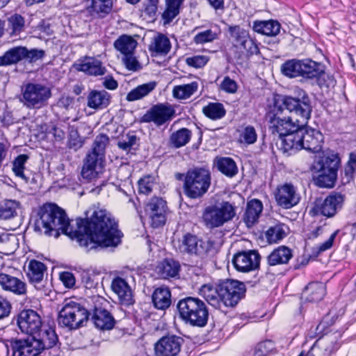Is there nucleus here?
Listing matches in <instances>:
<instances>
[{
	"label": "nucleus",
	"mask_w": 356,
	"mask_h": 356,
	"mask_svg": "<svg viewBox=\"0 0 356 356\" xmlns=\"http://www.w3.org/2000/svg\"><path fill=\"white\" fill-rule=\"evenodd\" d=\"M77 229L73 230L65 211L54 203L40 207L34 217V229L55 238L60 232L72 239H76L86 250H97L116 247L121 243L122 233L115 220L104 210L95 211L90 219L77 220Z\"/></svg>",
	"instance_id": "f257e3e1"
},
{
	"label": "nucleus",
	"mask_w": 356,
	"mask_h": 356,
	"mask_svg": "<svg viewBox=\"0 0 356 356\" xmlns=\"http://www.w3.org/2000/svg\"><path fill=\"white\" fill-rule=\"evenodd\" d=\"M58 343V337L55 330L43 326L26 339L9 340L6 346L8 351H12L13 356H38L44 351L57 346Z\"/></svg>",
	"instance_id": "f03ea898"
},
{
	"label": "nucleus",
	"mask_w": 356,
	"mask_h": 356,
	"mask_svg": "<svg viewBox=\"0 0 356 356\" xmlns=\"http://www.w3.org/2000/svg\"><path fill=\"white\" fill-rule=\"evenodd\" d=\"M268 124L270 134L279 138V149L287 156L291 155L294 140L302 125L299 120L293 121L291 117H281L277 113H270L268 115Z\"/></svg>",
	"instance_id": "7ed1b4c3"
},
{
	"label": "nucleus",
	"mask_w": 356,
	"mask_h": 356,
	"mask_svg": "<svg viewBox=\"0 0 356 356\" xmlns=\"http://www.w3.org/2000/svg\"><path fill=\"white\" fill-rule=\"evenodd\" d=\"M339 163L340 159L337 154H330L316 159L310 167L314 184L321 188H332Z\"/></svg>",
	"instance_id": "20e7f679"
},
{
	"label": "nucleus",
	"mask_w": 356,
	"mask_h": 356,
	"mask_svg": "<svg viewBox=\"0 0 356 356\" xmlns=\"http://www.w3.org/2000/svg\"><path fill=\"white\" fill-rule=\"evenodd\" d=\"M177 309L181 320L194 327H204L209 319V310L204 301L195 297H186L177 303Z\"/></svg>",
	"instance_id": "39448f33"
},
{
	"label": "nucleus",
	"mask_w": 356,
	"mask_h": 356,
	"mask_svg": "<svg viewBox=\"0 0 356 356\" xmlns=\"http://www.w3.org/2000/svg\"><path fill=\"white\" fill-rule=\"evenodd\" d=\"M109 141L106 134L96 136L92 150L88 152L84 160L81 175L84 179L91 180L102 172L105 159V149Z\"/></svg>",
	"instance_id": "423d86ee"
},
{
	"label": "nucleus",
	"mask_w": 356,
	"mask_h": 356,
	"mask_svg": "<svg viewBox=\"0 0 356 356\" xmlns=\"http://www.w3.org/2000/svg\"><path fill=\"white\" fill-rule=\"evenodd\" d=\"M90 316L88 310L81 303L73 300H65L58 316V323L62 327L76 330L88 322Z\"/></svg>",
	"instance_id": "0eeeda50"
},
{
	"label": "nucleus",
	"mask_w": 356,
	"mask_h": 356,
	"mask_svg": "<svg viewBox=\"0 0 356 356\" xmlns=\"http://www.w3.org/2000/svg\"><path fill=\"white\" fill-rule=\"evenodd\" d=\"M211 183V172L208 168L196 167L190 169L184 177V193L191 199L200 198L207 193Z\"/></svg>",
	"instance_id": "6e6552de"
},
{
	"label": "nucleus",
	"mask_w": 356,
	"mask_h": 356,
	"mask_svg": "<svg viewBox=\"0 0 356 356\" xmlns=\"http://www.w3.org/2000/svg\"><path fill=\"white\" fill-rule=\"evenodd\" d=\"M237 207L228 201L216 202L206 207L202 213V222L208 229H215L231 221L236 215Z\"/></svg>",
	"instance_id": "1a4fd4ad"
},
{
	"label": "nucleus",
	"mask_w": 356,
	"mask_h": 356,
	"mask_svg": "<svg viewBox=\"0 0 356 356\" xmlns=\"http://www.w3.org/2000/svg\"><path fill=\"white\" fill-rule=\"evenodd\" d=\"M228 31L236 50V59L242 61L259 53V48L255 42L250 38L248 31L239 26H230Z\"/></svg>",
	"instance_id": "9d476101"
},
{
	"label": "nucleus",
	"mask_w": 356,
	"mask_h": 356,
	"mask_svg": "<svg viewBox=\"0 0 356 356\" xmlns=\"http://www.w3.org/2000/svg\"><path fill=\"white\" fill-rule=\"evenodd\" d=\"M323 141L324 137L320 131L307 128L302 124L294 140L291 154L302 149L314 153L319 152L322 149Z\"/></svg>",
	"instance_id": "9b49d317"
},
{
	"label": "nucleus",
	"mask_w": 356,
	"mask_h": 356,
	"mask_svg": "<svg viewBox=\"0 0 356 356\" xmlns=\"http://www.w3.org/2000/svg\"><path fill=\"white\" fill-rule=\"evenodd\" d=\"M88 303L92 305V320L95 327L102 330H111L115 323V318L107 310L109 302L104 297L94 295L89 298Z\"/></svg>",
	"instance_id": "f8f14e48"
},
{
	"label": "nucleus",
	"mask_w": 356,
	"mask_h": 356,
	"mask_svg": "<svg viewBox=\"0 0 356 356\" xmlns=\"http://www.w3.org/2000/svg\"><path fill=\"white\" fill-rule=\"evenodd\" d=\"M296 96L283 97L282 102L283 106L291 113H294L300 117L305 124L307 123L311 118L312 106L311 99L307 92L298 88L295 91Z\"/></svg>",
	"instance_id": "ddd939ff"
},
{
	"label": "nucleus",
	"mask_w": 356,
	"mask_h": 356,
	"mask_svg": "<svg viewBox=\"0 0 356 356\" xmlns=\"http://www.w3.org/2000/svg\"><path fill=\"white\" fill-rule=\"evenodd\" d=\"M244 283L235 280H225L219 283L220 309L223 307H234L245 297Z\"/></svg>",
	"instance_id": "4468645a"
},
{
	"label": "nucleus",
	"mask_w": 356,
	"mask_h": 356,
	"mask_svg": "<svg viewBox=\"0 0 356 356\" xmlns=\"http://www.w3.org/2000/svg\"><path fill=\"white\" fill-rule=\"evenodd\" d=\"M176 250L180 254L187 255L198 261L204 258L208 252L205 242L195 234L186 233L177 241Z\"/></svg>",
	"instance_id": "2eb2a0df"
},
{
	"label": "nucleus",
	"mask_w": 356,
	"mask_h": 356,
	"mask_svg": "<svg viewBox=\"0 0 356 356\" xmlns=\"http://www.w3.org/2000/svg\"><path fill=\"white\" fill-rule=\"evenodd\" d=\"M24 104L29 108L39 109L47 104L51 89L41 83H28L23 92Z\"/></svg>",
	"instance_id": "dca6fc26"
},
{
	"label": "nucleus",
	"mask_w": 356,
	"mask_h": 356,
	"mask_svg": "<svg viewBox=\"0 0 356 356\" xmlns=\"http://www.w3.org/2000/svg\"><path fill=\"white\" fill-rule=\"evenodd\" d=\"M184 340L175 334H166L154 344L156 356H177L181 351Z\"/></svg>",
	"instance_id": "f3484780"
},
{
	"label": "nucleus",
	"mask_w": 356,
	"mask_h": 356,
	"mask_svg": "<svg viewBox=\"0 0 356 356\" xmlns=\"http://www.w3.org/2000/svg\"><path fill=\"white\" fill-rule=\"evenodd\" d=\"M175 113V109L170 105L158 104L149 108L140 118L141 122H154L161 126L172 120Z\"/></svg>",
	"instance_id": "a211bd4d"
},
{
	"label": "nucleus",
	"mask_w": 356,
	"mask_h": 356,
	"mask_svg": "<svg viewBox=\"0 0 356 356\" xmlns=\"http://www.w3.org/2000/svg\"><path fill=\"white\" fill-rule=\"evenodd\" d=\"M166 211V202L158 197L151 198L145 208V213L151 220V225L154 227H159L165 224Z\"/></svg>",
	"instance_id": "6ab92c4d"
},
{
	"label": "nucleus",
	"mask_w": 356,
	"mask_h": 356,
	"mask_svg": "<svg viewBox=\"0 0 356 356\" xmlns=\"http://www.w3.org/2000/svg\"><path fill=\"white\" fill-rule=\"evenodd\" d=\"M275 201L280 207L288 209L297 205L300 196L297 188L290 183H286L277 187L275 192Z\"/></svg>",
	"instance_id": "aec40b11"
},
{
	"label": "nucleus",
	"mask_w": 356,
	"mask_h": 356,
	"mask_svg": "<svg viewBox=\"0 0 356 356\" xmlns=\"http://www.w3.org/2000/svg\"><path fill=\"white\" fill-rule=\"evenodd\" d=\"M17 325L20 330L32 336L42 326L40 316L33 309H24L17 316Z\"/></svg>",
	"instance_id": "412c9836"
},
{
	"label": "nucleus",
	"mask_w": 356,
	"mask_h": 356,
	"mask_svg": "<svg viewBox=\"0 0 356 356\" xmlns=\"http://www.w3.org/2000/svg\"><path fill=\"white\" fill-rule=\"evenodd\" d=\"M343 202V196L341 194L332 193L323 201L316 202L311 212H313L314 215L332 217L336 214L337 210L341 207Z\"/></svg>",
	"instance_id": "4be33fe9"
},
{
	"label": "nucleus",
	"mask_w": 356,
	"mask_h": 356,
	"mask_svg": "<svg viewBox=\"0 0 356 356\" xmlns=\"http://www.w3.org/2000/svg\"><path fill=\"white\" fill-rule=\"evenodd\" d=\"M260 259L261 257L257 251H244L234 256L232 264L238 271L248 273L259 268Z\"/></svg>",
	"instance_id": "5701e85b"
},
{
	"label": "nucleus",
	"mask_w": 356,
	"mask_h": 356,
	"mask_svg": "<svg viewBox=\"0 0 356 356\" xmlns=\"http://www.w3.org/2000/svg\"><path fill=\"white\" fill-rule=\"evenodd\" d=\"M111 287L122 305H130L134 303L131 289L124 279L120 277L114 278Z\"/></svg>",
	"instance_id": "b1692460"
},
{
	"label": "nucleus",
	"mask_w": 356,
	"mask_h": 356,
	"mask_svg": "<svg viewBox=\"0 0 356 356\" xmlns=\"http://www.w3.org/2000/svg\"><path fill=\"white\" fill-rule=\"evenodd\" d=\"M148 49L152 56H165L171 49V42L165 35L157 33L152 38Z\"/></svg>",
	"instance_id": "393cba45"
},
{
	"label": "nucleus",
	"mask_w": 356,
	"mask_h": 356,
	"mask_svg": "<svg viewBox=\"0 0 356 356\" xmlns=\"http://www.w3.org/2000/svg\"><path fill=\"white\" fill-rule=\"evenodd\" d=\"M0 285L3 290L17 295H23L26 291V284L24 282L6 273H0Z\"/></svg>",
	"instance_id": "a878e982"
},
{
	"label": "nucleus",
	"mask_w": 356,
	"mask_h": 356,
	"mask_svg": "<svg viewBox=\"0 0 356 356\" xmlns=\"http://www.w3.org/2000/svg\"><path fill=\"white\" fill-rule=\"evenodd\" d=\"M111 95L106 90H91L87 97V106L93 109H103L110 104Z\"/></svg>",
	"instance_id": "bb28decb"
},
{
	"label": "nucleus",
	"mask_w": 356,
	"mask_h": 356,
	"mask_svg": "<svg viewBox=\"0 0 356 356\" xmlns=\"http://www.w3.org/2000/svg\"><path fill=\"white\" fill-rule=\"evenodd\" d=\"M325 295V285L323 282H316L309 283L304 289L302 298L308 302H318Z\"/></svg>",
	"instance_id": "cd10ccee"
},
{
	"label": "nucleus",
	"mask_w": 356,
	"mask_h": 356,
	"mask_svg": "<svg viewBox=\"0 0 356 356\" xmlns=\"http://www.w3.org/2000/svg\"><path fill=\"white\" fill-rule=\"evenodd\" d=\"M74 66L78 71L83 72L88 75L97 76L105 73V69L102 66L101 62L94 58H85Z\"/></svg>",
	"instance_id": "c85d7f7f"
},
{
	"label": "nucleus",
	"mask_w": 356,
	"mask_h": 356,
	"mask_svg": "<svg viewBox=\"0 0 356 356\" xmlns=\"http://www.w3.org/2000/svg\"><path fill=\"white\" fill-rule=\"evenodd\" d=\"M198 293L210 305L216 309H220L219 284L217 286L210 283L203 284L200 288Z\"/></svg>",
	"instance_id": "c756f323"
},
{
	"label": "nucleus",
	"mask_w": 356,
	"mask_h": 356,
	"mask_svg": "<svg viewBox=\"0 0 356 356\" xmlns=\"http://www.w3.org/2000/svg\"><path fill=\"white\" fill-rule=\"evenodd\" d=\"M292 257L293 253L291 249L285 245H281L275 248L267 257V263L271 266L286 264Z\"/></svg>",
	"instance_id": "7c9ffc66"
},
{
	"label": "nucleus",
	"mask_w": 356,
	"mask_h": 356,
	"mask_svg": "<svg viewBox=\"0 0 356 356\" xmlns=\"http://www.w3.org/2000/svg\"><path fill=\"white\" fill-rule=\"evenodd\" d=\"M152 300L155 308L165 310L171 305V292L166 286L158 287L154 291Z\"/></svg>",
	"instance_id": "2f4dec72"
},
{
	"label": "nucleus",
	"mask_w": 356,
	"mask_h": 356,
	"mask_svg": "<svg viewBox=\"0 0 356 356\" xmlns=\"http://www.w3.org/2000/svg\"><path fill=\"white\" fill-rule=\"evenodd\" d=\"M180 269L179 261L172 259H165L157 266V272L163 279L178 277Z\"/></svg>",
	"instance_id": "473e14b6"
},
{
	"label": "nucleus",
	"mask_w": 356,
	"mask_h": 356,
	"mask_svg": "<svg viewBox=\"0 0 356 356\" xmlns=\"http://www.w3.org/2000/svg\"><path fill=\"white\" fill-rule=\"evenodd\" d=\"M262 210L263 204L260 200L254 199L248 202L244 215V221L248 227L252 226L258 220Z\"/></svg>",
	"instance_id": "72a5a7b5"
},
{
	"label": "nucleus",
	"mask_w": 356,
	"mask_h": 356,
	"mask_svg": "<svg viewBox=\"0 0 356 356\" xmlns=\"http://www.w3.org/2000/svg\"><path fill=\"white\" fill-rule=\"evenodd\" d=\"M22 204L16 200L5 199L0 202V219L9 220L17 216Z\"/></svg>",
	"instance_id": "f704fd0d"
},
{
	"label": "nucleus",
	"mask_w": 356,
	"mask_h": 356,
	"mask_svg": "<svg viewBox=\"0 0 356 356\" xmlns=\"http://www.w3.org/2000/svg\"><path fill=\"white\" fill-rule=\"evenodd\" d=\"M280 24L275 20L255 21L253 30L259 33L268 36H275L280 31Z\"/></svg>",
	"instance_id": "c9c22d12"
},
{
	"label": "nucleus",
	"mask_w": 356,
	"mask_h": 356,
	"mask_svg": "<svg viewBox=\"0 0 356 356\" xmlns=\"http://www.w3.org/2000/svg\"><path fill=\"white\" fill-rule=\"evenodd\" d=\"M214 164L221 173L228 177H233L238 173L236 163L230 157H216Z\"/></svg>",
	"instance_id": "e433bc0d"
},
{
	"label": "nucleus",
	"mask_w": 356,
	"mask_h": 356,
	"mask_svg": "<svg viewBox=\"0 0 356 356\" xmlns=\"http://www.w3.org/2000/svg\"><path fill=\"white\" fill-rule=\"evenodd\" d=\"M22 46H17L7 50L0 56V66L15 65L24 60Z\"/></svg>",
	"instance_id": "4c0bfd02"
},
{
	"label": "nucleus",
	"mask_w": 356,
	"mask_h": 356,
	"mask_svg": "<svg viewBox=\"0 0 356 356\" xmlns=\"http://www.w3.org/2000/svg\"><path fill=\"white\" fill-rule=\"evenodd\" d=\"M7 26L10 35L18 36L25 31V18L18 13L13 14L7 19Z\"/></svg>",
	"instance_id": "58836bf2"
},
{
	"label": "nucleus",
	"mask_w": 356,
	"mask_h": 356,
	"mask_svg": "<svg viewBox=\"0 0 356 356\" xmlns=\"http://www.w3.org/2000/svg\"><path fill=\"white\" fill-rule=\"evenodd\" d=\"M192 132L187 128H181L173 132L169 138V145L175 148L185 146L191 140Z\"/></svg>",
	"instance_id": "ea45409f"
},
{
	"label": "nucleus",
	"mask_w": 356,
	"mask_h": 356,
	"mask_svg": "<svg viewBox=\"0 0 356 356\" xmlns=\"http://www.w3.org/2000/svg\"><path fill=\"white\" fill-rule=\"evenodd\" d=\"M156 83L151 81L137 86L131 90L127 95L126 99L134 102L148 95L156 88Z\"/></svg>",
	"instance_id": "a19ab883"
},
{
	"label": "nucleus",
	"mask_w": 356,
	"mask_h": 356,
	"mask_svg": "<svg viewBox=\"0 0 356 356\" xmlns=\"http://www.w3.org/2000/svg\"><path fill=\"white\" fill-rule=\"evenodd\" d=\"M321 343V346L323 348V356H330L339 348V343L338 342V336L336 334L327 335L324 339H318L314 345V348L318 346Z\"/></svg>",
	"instance_id": "79ce46f5"
},
{
	"label": "nucleus",
	"mask_w": 356,
	"mask_h": 356,
	"mask_svg": "<svg viewBox=\"0 0 356 356\" xmlns=\"http://www.w3.org/2000/svg\"><path fill=\"white\" fill-rule=\"evenodd\" d=\"M198 86L199 84L197 81L175 86L172 90L173 97L178 99H188L197 92Z\"/></svg>",
	"instance_id": "37998d69"
},
{
	"label": "nucleus",
	"mask_w": 356,
	"mask_h": 356,
	"mask_svg": "<svg viewBox=\"0 0 356 356\" xmlns=\"http://www.w3.org/2000/svg\"><path fill=\"white\" fill-rule=\"evenodd\" d=\"M45 265L41 261L33 259L29 262L28 277L33 283H40L44 277L46 270Z\"/></svg>",
	"instance_id": "c03bdc74"
},
{
	"label": "nucleus",
	"mask_w": 356,
	"mask_h": 356,
	"mask_svg": "<svg viewBox=\"0 0 356 356\" xmlns=\"http://www.w3.org/2000/svg\"><path fill=\"white\" fill-rule=\"evenodd\" d=\"M184 0H165L166 8L162 14L164 24L170 23L179 13L180 7Z\"/></svg>",
	"instance_id": "a18cd8bd"
},
{
	"label": "nucleus",
	"mask_w": 356,
	"mask_h": 356,
	"mask_svg": "<svg viewBox=\"0 0 356 356\" xmlns=\"http://www.w3.org/2000/svg\"><path fill=\"white\" fill-rule=\"evenodd\" d=\"M320 65L310 59L301 60L300 76L306 79L316 78L320 76L321 70Z\"/></svg>",
	"instance_id": "49530a36"
},
{
	"label": "nucleus",
	"mask_w": 356,
	"mask_h": 356,
	"mask_svg": "<svg viewBox=\"0 0 356 356\" xmlns=\"http://www.w3.org/2000/svg\"><path fill=\"white\" fill-rule=\"evenodd\" d=\"M202 112L208 118L217 120L222 118L226 114V110L220 102H209L202 108Z\"/></svg>",
	"instance_id": "de8ad7c7"
},
{
	"label": "nucleus",
	"mask_w": 356,
	"mask_h": 356,
	"mask_svg": "<svg viewBox=\"0 0 356 356\" xmlns=\"http://www.w3.org/2000/svg\"><path fill=\"white\" fill-rule=\"evenodd\" d=\"M288 230L289 228L286 225L279 223L269 227L265 236L270 243H277L286 236Z\"/></svg>",
	"instance_id": "09e8293b"
},
{
	"label": "nucleus",
	"mask_w": 356,
	"mask_h": 356,
	"mask_svg": "<svg viewBox=\"0 0 356 356\" xmlns=\"http://www.w3.org/2000/svg\"><path fill=\"white\" fill-rule=\"evenodd\" d=\"M115 48L124 56L133 53L136 47V42L130 36L122 35L114 42Z\"/></svg>",
	"instance_id": "8fccbe9b"
},
{
	"label": "nucleus",
	"mask_w": 356,
	"mask_h": 356,
	"mask_svg": "<svg viewBox=\"0 0 356 356\" xmlns=\"http://www.w3.org/2000/svg\"><path fill=\"white\" fill-rule=\"evenodd\" d=\"M92 11L96 13L99 17L103 18L107 15L112 9V0H91Z\"/></svg>",
	"instance_id": "3c124183"
},
{
	"label": "nucleus",
	"mask_w": 356,
	"mask_h": 356,
	"mask_svg": "<svg viewBox=\"0 0 356 356\" xmlns=\"http://www.w3.org/2000/svg\"><path fill=\"white\" fill-rule=\"evenodd\" d=\"M301 69V60L292 59L286 61L282 65L281 71L286 76L293 78L300 76Z\"/></svg>",
	"instance_id": "603ef678"
},
{
	"label": "nucleus",
	"mask_w": 356,
	"mask_h": 356,
	"mask_svg": "<svg viewBox=\"0 0 356 356\" xmlns=\"http://www.w3.org/2000/svg\"><path fill=\"white\" fill-rule=\"evenodd\" d=\"M257 140V134L255 128L252 125H247L242 128L238 138V142L244 145H252Z\"/></svg>",
	"instance_id": "864d4df0"
},
{
	"label": "nucleus",
	"mask_w": 356,
	"mask_h": 356,
	"mask_svg": "<svg viewBox=\"0 0 356 356\" xmlns=\"http://www.w3.org/2000/svg\"><path fill=\"white\" fill-rule=\"evenodd\" d=\"M29 159V156L26 154H20L17 156L13 162V171L15 175L24 180L26 183H28L29 178L25 175L24 172V165Z\"/></svg>",
	"instance_id": "5fc2aeb1"
},
{
	"label": "nucleus",
	"mask_w": 356,
	"mask_h": 356,
	"mask_svg": "<svg viewBox=\"0 0 356 356\" xmlns=\"http://www.w3.org/2000/svg\"><path fill=\"white\" fill-rule=\"evenodd\" d=\"M138 137L133 133H128L118 143L120 149L129 152L134 149V146L137 144Z\"/></svg>",
	"instance_id": "6e6d98bb"
},
{
	"label": "nucleus",
	"mask_w": 356,
	"mask_h": 356,
	"mask_svg": "<svg viewBox=\"0 0 356 356\" xmlns=\"http://www.w3.org/2000/svg\"><path fill=\"white\" fill-rule=\"evenodd\" d=\"M217 38L216 33L211 29H207L197 33L193 38V42L195 44H204L210 42Z\"/></svg>",
	"instance_id": "4d7b16f0"
},
{
	"label": "nucleus",
	"mask_w": 356,
	"mask_h": 356,
	"mask_svg": "<svg viewBox=\"0 0 356 356\" xmlns=\"http://www.w3.org/2000/svg\"><path fill=\"white\" fill-rule=\"evenodd\" d=\"M24 60H28L29 63H35L42 59L45 56V51L42 49H28L23 47Z\"/></svg>",
	"instance_id": "13d9d810"
},
{
	"label": "nucleus",
	"mask_w": 356,
	"mask_h": 356,
	"mask_svg": "<svg viewBox=\"0 0 356 356\" xmlns=\"http://www.w3.org/2000/svg\"><path fill=\"white\" fill-rule=\"evenodd\" d=\"M208 61V57L203 55H196L186 58V63L188 66L196 69L203 67Z\"/></svg>",
	"instance_id": "bf43d9fd"
},
{
	"label": "nucleus",
	"mask_w": 356,
	"mask_h": 356,
	"mask_svg": "<svg viewBox=\"0 0 356 356\" xmlns=\"http://www.w3.org/2000/svg\"><path fill=\"white\" fill-rule=\"evenodd\" d=\"M81 282L86 289H95L98 283L96 281L95 275L90 273L88 271H83L81 274Z\"/></svg>",
	"instance_id": "052dcab7"
},
{
	"label": "nucleus",
	"mask_w": 356,
	"mask_h": 356,
	"mask_svg": "<svg viewBox=\"0 0 356 356\" xmlns=\"http://www.w3.org/2000/svg\"><path fill=\"white\" fill-rule=\"evenodd\" d=\"M122 62L127 69H128L130 71H138L141 69V65L138 61L136 57H134L131 54H129L128 55L124 56L122 58Z\"/></svg>",
	"instance_id": "680f3d73"
},
{
	"label": "nucleus",
	"mask_w": 356,
	"mask_h": 356,
	"mask_svg": "<svg viewBox=\"0 0 356 356\" xmlns=\"http://www.w3.org/2000/svg\"><path fill=\"white\" fill-rule=\"evenodd\" d=\"M154 182L151 177L141 178L138 181V191L140 193L147 195L152 192Z\"/></svg>",
	"instance_id": "e2e57ef3"
},
{
	"label": "nucleus",
	"mask_w": 356,
	"mask_h": 356,
	"mask_svg": "<svg viewBox=\"0 0 356 356\" xmlns=\"http://www.w3.org/2000/svg\"><path fill=\"white\" fill-rule=\"evenodd\" d=\"M220 88L227 93H235L238 89L236 82L229 76H225L220 83Z\"/></svg>",
	"instance_id": "0e129e2a"
},
{
	"label": "nucleus",
	"mask_w": 356,
	"mask_h": 356,
	"mask_svg": "<svg viewBox=\"0 0 356 356\" xmlns=\"http://www.w3.org/2000/svg\"><path fill=\"white\" fill-rule=\"evenodd\" d=\"M356 172V154L351 152L349 154V159L345 168L346 176L352 177Z\"/></svg>",
	"instance_id": "69168bd1"
},
{
	"label": "nucleus",
	"mask_w": 356,
	"mask_h": 356,
	"mask_svg": "<svg viewBox=\"0 0 356 356\" xmlns=\"http://www.w3.org/2000/svg\"><path fill=\"white\" fill-rule=\"evenodd\" d=\"M11 304L8 300L0 296V319L9 316L11 311Z\"/></svg>",
	"instance_id": "338daca9"
},
{
	"label": "nucleus",
	"mask_w": 356,
	"mask_h": 356,
	"mask_svg": "<svg viewBox=\"0 0 356 356\" xmlns=\"http://www.w3.org/2000/svg\"><path fill=\"white\" fill-rule=\"evenodd\" d=\"M60 279L63 284L67 288L73 287L76 282L74 275L67 271L61 273L60 274Z\"/></svg>",
	"instance_id": "774afa93"
}]
</instances>
